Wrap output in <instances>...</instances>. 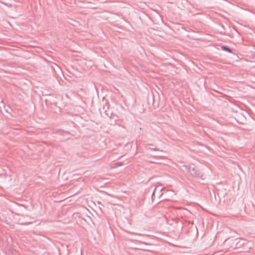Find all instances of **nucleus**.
Returning a JSON list of instances; mask_svg holds the SVG:
<instances>
[{
  "instance_id": "obj_1",
  "label": "nucleus",
  "mask_w": 255,
  "mask_h": 255,
  "mask_svg": "<svg viewBox=\"0 0 255 255\" xmlns=\"http://www.w3.org/2000/svg\"><path fill=\"white\" fill-rule=\"evenodd\" d=\"M184 166L188 170V171L192 176L195 177H200L201 176V173L197 170L194 165L190 164L184 165Z\"/></svg>"
},
{
  "instance_id": "obj_2",
  "label": "nucleus",
  "mask_w": 255,
  "mask_h": 255,
  "mask_svg": "<svg viewBox=\"0 0 255 255\" xmlns=\"http://www.w3.org/2000/svg\"><path fill=\"white\" fill-rule=\"evenodd\" d=\"M123 165H124V163L123 162H117V163H116L114 164L113 168H117L119 166H123Z\"/></svg>"
},
{
  "instance_id": "obj_3",
  "label": "nucleus",
  "mask_w": 255,
  "mask_h": 255,
  "mask_svg": "<svg viewBox=\"0 0 255 255\" xmlns=\"http://www.w3.org/2000/svg\"><path fill=\"white\" fill-rule=\"evenodd\" d=\"M222 49L229 52H232V50L231 49H230L229 48L227 47H226V46H222Z\"/></svg>"
},
{
  "instance_id": "obj_4",
  "label": "nucleus",
  "mask_w": 255,
  "mask_h": 255,
  "mask_svg": "<svg viewBox=\"0 0 255 255\" xmlns=\"http://www.w3.org/2000/svg\"><path fill=\"white\" fill-rule=\"evenodd\" d=\"M151 149L154 150V151H159V149L157 148H151Z\"/></svg>"
}]
</instances>
